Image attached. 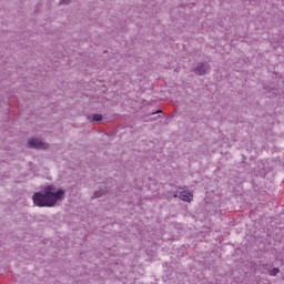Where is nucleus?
I'll list each match as a JSON object with an SVG mask.
<instances>
[{
    "mask_svg": "<svg viewBox=\"0 0 284 284\" xmlns=\"http://www.w3.org/2000/svg\"><path fill=\"white\" fill-rule=\"evenodd\" d=\"M92 121H103V115H101V114H93Z\"/></svg>",
    "mask_w": 284,
    "mask_h": 284,
    "instance_id": "obj_6",
    "label": "nucleus"
},
{
    "mask_svg": "<svg viewBox=\"0 0 284 284\" xmlns=\"http://www.w3.org/2000/svg\"><path fill=\"white\" fill-rule=\"evenodd\" d=\"M101 194H102V193H101V192H99V191H98V192H95V193L93 194V199H99V196H101Z\"/></svg>",
    "mask_w": 284,
    "mask_h": 284,
    "instance_id": "obj_7",
    "label": "nucleus"
},
{
    "mask_svg": "<svg viewBox=\"0 0 284 284\" xmlns=\"http://www.w3.org/2000/svg\"><path fill=\"white\" fill-rule=\"evenodd\" d=\"M179 196L182 201H185L186 203H192V200L194 199V195L192 194V192L183 187H180L176 190L174 197L176 199Z\"/></svg>",
    "mask_w": 284,
    "mask_h": 284,
    "instance_id": "obj_2",
    "label": "nucleus"
},
{
    "mask_svg": "<svg viewBox=\"0 0 284 284\" xmlns=\"http://www.w3.org/2000/svg\"><path fill=\"white\" fill-rule=\"evenodd\" d=\"M281 272V270H278V267H274L272 271L268 272L270 276H276V274H278Z\"/></svg>",
    "mask_w": 284,
    "mask_h": 284,
    "instance_id": "obj_5",
    "label": "nucleus"
},
{
    "mask_svg": "<svg viewBox=\"0 0 284 284\" xmlns=\"http://www.w3.org/2000/svg\"><path fill=\"white\" fill-rule=\"evenodd\" d=\"M63 196H65L63 189L57 190V187L48 185L42 192L34 193L32 201L37 207H54Z\"/></svg>",
    "mask_w": 284,
    "mask_h": 284,
    "instance_id": "obj_1",
    "label": "nucleus"
},
{
    "mask_svg": "<svg viewBox=\"0 0 284 284\" xmlns=\"http://www.w3.org/2000/svg\"><path fill=\"white\" fill-rule=\"evenodd\" d=\"M161 111H156L155 114H159Z\"/></svg>",
    "mask_w": 284,
    "mask_h": 284,
    "instance_id": "obj_8",
    "label": "nucleus"
},
{
    "mask_svg": "<svg viewBox=\"0 0 284 284\" xmlns=\"http://www.w3.org/2000/svg\"><path fill=\"white\" fill-rule=\"evenodd\" d=\"M207 70H210V64L205 62H200L195 68V74H197V77H203L207 74Z\"/></svg>",
    "mask_w": 284,
    "mask_h": 284,
    "instance_id": "obj_3",
    "label": "nucleus"
},
{
    "mask_svg": "<svg viewBox=\"0 0 284 284\" xmlns=\"http://www.w3.org/2000/svg\"><path fill=\"white\" fill-rule=\"evenodd\" d=\"M28 143L29 146L34 148V150H45V148H48V144H45L43 141L39 139H31Z\"/></svg>",
    "mask_w": 284,
    "mask_h": 284,
    "instance_id": "obj_4",
    "label": "nucleus"
}]
</instances>
